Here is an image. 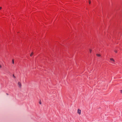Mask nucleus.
Returning <instances> with one entry per match:
<instances>
[{
  "label": "nucleus",
  "mask_w": 122,
  "mask_h": 122,
  "mask_svg": "<svg viewBox=\"0 0 122 122\" xmlns=\"http://www.w3.org/2000/svg\"><path fill=\"white\" fill-rule=\"evenodd\" d=\"M114 52L116 53H117V50H115Z\"/></svg>",
  "instance_id": "1a4fd4ad"
},
{
  "label": "nucleus",
  "mask_w": 122,
  "mask_h": 122,
  "mask_svg": "<svg viewBox=\"0 0 122 122\" xmlns=\"http://www.w3.org/2000/svg\"><path fill=\"white\" fill-rule=\"evenodd\" d=\"M12 63L13 64H14V60H13L12 61Z\"/></svg>",
  "instance_id": "423d86ee"
},
{
  "label": "nucleus",
  "mask_w": 122,
  "mask_h": 122,
  "mask_svg": "<svg viewBox=\"0 0 122 122\" xmlns=\"http://www.w3.org/2000/svg\"><path fill=\"white\" fill-rule=\"evenodd\" d=\"M91 1L90 0H89V4H90L91 3Z\"/></svg>",
  "instance_id": "6e6552de"
},
{
  "label": "nucleus",
  "mask_w": 122,
  "mask_h": 122,
  "mask_svg": "<svg viewBox=\"0 0 122 122\" xmlns=\"http://www.w3.org/2000/svg\"><path fill=\"white\" fill-rule=\"evenodd\" d=\"M18 86L20 88H21V87L22 85H21V82H19L18 83Z\"/></svg>",
  "instance_id": "f257e3e1"
},
{
  "label": "nucleus",
  "mask_w": 122,
  "mask_h": 122,
  "mask_svg": "<svg viewBox=\"0 0 122 122\" xmlns=\"http://www.w3.org/2000/svg\"><path fill=\"white\" fill-rule=\"evenodd\" d=\"M39 103L40 104H41V101Z\"/></svg>",
  "instance_id": "f8f14e48"
},
{
  "label": "nucleus",
  "mask_w": 122,
  "mask_h": 122,
  "mask_svg": "<svg viewBox=\"0 0 122 122\" xmlns=\"http://www.w3.org/2000/svg\"><path fill=\"white\" fill-rule=\"evenodd\" d=\"M2 68V66L1 65H0V68Z\"/></svg>",
  "instance_id": "9b49d317"
},
{
  "label": "nucleus",
  "mask_w": 122,
  "mask_h": 122,
  "mask_svg": "<svg viewBox=\"0 0 122 122\" xmlns=\"http://www.w3.org/2000/svg\"><path fill=\"white\" fill-rule=\"evenodd\" d=\"M33 52H32L31 54L30 55V56H31L33 55Z\"/></svg>",
  "instance_id": "39448f33"
},
{
  "label": "nucleus",
  "mask_w": 122,
  "mask_h": 122,
  "mask_svg": "<svg viewBox=\"0 0 122 122\" xmlns=\"http://www.w3.org/2000/svg\"><path fill=\"white\" fill-rule=\"evenodd\" d=\"M110 61H111V63L113 64L115 62V61L114 59L112 58H111L110 59Z\"/></svg>",
  "instance_id": "f03ea898"
},
{
  "label": "nucleus",
  "mask_w": 122,
  "mask_h": 122,
  "mask_svg": "<svg viewBox=\"0 0 122 122\" xmlns=\"http://www.w3.org/2000/svg\"><path fill=\"white\" fill-rule=\"evenodd\" d=\"M89 51H90V53H91V52L92 51V50L91 49H89Z\"/></svg>",
  "instance_id": "0eeeda50"
},
{
  "label": "nucleus",
  "mask_w": 122,
  "mask_h": 122,
  "mask_svg": "<svg viewBox=\"0 0 122 122\" xmlns=\"http://www.w3.org/2000/svg\"><path fill=\"white\" fill-rule=\"evenodd\" d=\"M2 8V7H0V10H1Z\"/></svg>",
  "instance_id": "ddd939ff"
},
{
  "label": "nucleus",
  "mask_w": 122,
  "mask_h": 122,
  "mask_svg": "<svg viewBox=\"0 0 122 122\" xmlns=\"http://www.w3.org/2000/svg\"><path fill=\"white\" fill-rule=\"evenodd\" d=\"M96 55L98 57H100L101 56V55L99 54H97Z\"/></svg>",
  "instance_id": "20e7f679"
},
{
  "label": "nucleus",
  "mask_w": 122,
  "mask_h": 122,
  "mask_svg": "<svg viewBox=\"0 0 122 122\" xmlns=\"http://www.w3.org/2000/svg\"><path fill=\"white\" fill-rule=\"evenodd\" d=\"M121 93L122 92V90L121 91Z\"/></svg>",
  "instance_id": "4468645a"
},
{
  "label": "nucleus",
  "mask_w": 122,
  "mask_h": 122,
  "mask_svg": "<svg viewBox=\"0 0 122 122\" xmlns=\"http://www.w3.org/2000/svg\"><path fill=\"white\" fill-rule=\"evenodd\" d=\"M81 110L79 109H78L77 110V113L78 114H79V115L81 114Z\"/></svg>",
  "instance_id": "7ed1b4c3"
},
{
  "label": "nucleus",
  "mask_w": 122,
  "mask_h": 122,
  "mask_svg": "<svg viewBox=\"0 0 122 122\" xmlns=\"http://www.w3.org/2000/svg\"><path fill=\"white\" fill-rule=\"evenodd\" d=\"M13 77H14V78H15V77L14 76V75H13Z\"/></svg>",
  "instance_id": "9d476101"
}]
</instances>
